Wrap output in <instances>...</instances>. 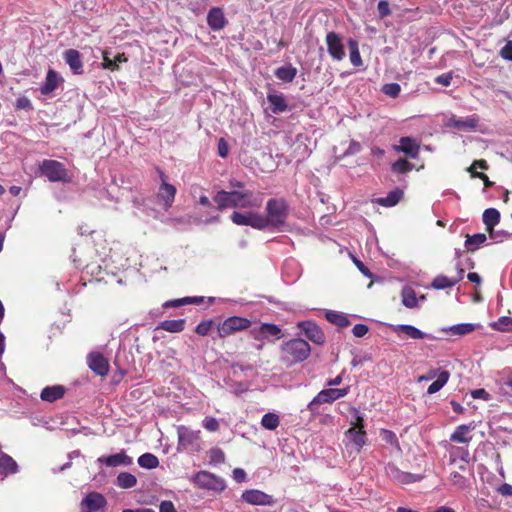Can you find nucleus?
<instances>
[{
	"label": "nucleus",
	"instance_id": "49530a36",
	"mask_svg": "<svg viewBox=\"0 0 512 512\" xmlns=\"http://www.w3.org/2000/svg\"><path fill=\"white\" fill-rule=\"evenodd\" d=\"M492 328L498 331H510L512 328V317L502 316L492 324Z\"/></svg>",
	"mask_w": 512,
	"mask_h": 512
},
{
	"label": "nucleus",
	"instance_id": "0eeeda50",
	"mask_svg": "<svg viewBox=\"0 0 512 512\" xmlns=\"http://www.w3.org/2000/svg\"><path fill=\"white\" fill-rule=\"evenodd\" d=\"M350 391V386L345 388H328L321 390L309 403L310 410H314L316 406L332 403L340 398L345 397Z\"/></svg>",
	"mask_w": 512,
	"mask_h": 512
},
{
	"label": "nucleus",
	"instance_id": "c9c22d12",
	"mask_svg": "<svg viewBox=\"0 0 512 512\" xmlns=\"http://www.w3.org/2000/svg\"><path fill=\"white\" fill-rule=\"evenodd\" d=\"M347 44L349 48V56L352 65L355 67L362 66L363 61L359 52L358 42L355 39L350 38Z\"/></svg>",
	"mask_w": 512,
	"mask_h": 512
},
{
	"label": "nucleus",
	"instance_id": "2f4dec72",
	"mask_svg": "<svg viewBox=\"0 0 512 512\" xmlns=\"http://www.w3.org/2000/svg\"><path fill=\"white\" fill-rule=\"evenodd\" d=\"M185 323V319L165 320L158 325L157 329H163L170 333H178L184 330Z\"/></svg>",
	"mask_w": 512,
	"mask_h": 512
},
{
	"label": "nucleus",
	"instance_id": "69168bd1",
	"mask_svg": "<svg viewBox=\"0 0 512 512\" xmlns=\"http://www.w3.org/2000/svg\"><path fill=\"white\" fill-rule=\"evenodd\" d=\"M471 396L474 399H484V400H488L489 399L488 392L485 389H483V388L473 390L471 392Z\"/></svg>",
	"mask_w": 512,
	"mask_h": 512
},
{
	"label": "nucleus",
	"instance_id": "72a5a7b5",
	"mask_svg": "<svg viewBox=\"0 0 512 512\" xmlns=\"http://www.w3.org/2000/svg\"><path fill=\"white\" fill-rule=\"evenodd\" d=\"M203 302V297H184L168 300L163 304V308H178L187 304H199Z\"/></svg>",
	"mask_w": 512,
	"mask_h": 512
},
{
	"label": "nucleus",
	"instance_id": "a19ab883",
	"mask_svg": "<svg viewBox=\"0 0 512 512\" xmlns=\"http://www.w3.org/2000/svg\"><path fill=\"white\" fill-rule=\"evenodd\" d=\"M280 424V418L277 414L268 412L262 416L261 425L267 430H275Z\"/></svg>",
	"mask_w": 512,
	"mask_h": 512
},
{
	"label": "nucleus",
	"instance_id": "f257e3e1",
	"mask_svg": "<svg viewBox=\"0 0 512 512\" xmlns=\"http://www.w3.org/2000/svg\"><path fill=\"white\" fill-rule=\"evenodd\" d=\"M213 201L217 204V209L223 211L227 208H260L263 202L261 194L256 195L251 190H220Z\"/></svg>",
	"mask_w": 512,
	"mask_h": 512
},
{
	"label": "nucleus",
	"instance_id": "4468645a",
	"mask_svg": "<svg viewBox=\"0 0 512 512\" xmlns=\"http://www.w3.org/2000/svg\"><path fill=\"white\" fill-rule=\"evenodd\" d=\"M386 473L391 480L398 484H410L417 482L421 479L420 475L412 474L409 472H403L398 469L394 464H388L386 467Z\"/></svg>",
	"mask_w": 512,
	"mask_h": 512
},
{
	"label": "nucleus",
	"instance_id": "aec40b11",
	"mask_svg": "<svg viewBox=\"0 0 512 512\" xmlns=\"http://www.w3.org/2000/svg\"><path fill=\"white\" fill-rule=\"evenodd\" d=\"M18 471L16 461L8 454L0 451V480Z\"/></svg>",
	"mask_w": 512,
	"mask_h": 512
},
{
	"label": "nucleus",
	"instance_id": "8fccbe9b",
	"mask_svg": "<svg viewBox=\"0 0 512 512\" xmlns=\"http://www.w3.org/2000/svg\"><path fill=\"white\" fill-rule=\"evenodd\" d=\"M381 436H382V439L390 444V445H394V446H399V443H398V439L395 435L394 432L390 431V430H386V429H382L381 430Z\"/></svg>",
	"mask_w": 512,
	"mask_h": 512
},
{
	"label": "nucleus",
	"instance_id": "dca6fc26",
	"mask_svg": "<svg viewBox=\"0 0 512 512\" xmlns=\"http://www.w3.org/2000/svg\"><path fill=\"white\" fill-rule=\"evenodd\" d=\"M394 149L397 152L404 153L407 157L416 159L419 156L420 147L417 142L411 137H401L399 145L395 146Z\"/></svg>",
	"mask_w": 512,
	"mask_h": 512
},
{
	"label": "nucleus",
	"instance_id": "ddd939ff",
	"mask_svg": "<svg viewBox=\"0 0 512 512\" xmlns=\"http://www.w3.org/2000/svg\"><path fill=\"white\" fill-rule=\"evenodd\" d=\"M89 368L98 376L104 377L109 373V362L99 352H92L87 357Z\"/></svg>",
	"mask_w": 512,
	"mask_h": 512
},
{
	"label": "nucleus",
	"instance_id": "09e8293b",
	"mask_svg": "<svg viewBox=\"0 0 512 512\" xmlns=\"http://www.w3.org/2000/svg\"><path fill=\"white\" fill-rule=\"evenodd\" d=\"M382 92L387 96L396 98L401 92V87L398 83H388L383 85Z\"/></svg>",
	"mask_w": 512,
	"mask_h": 512
},
{
	"label": "nucleus",
	"instance_id": "7c9ffc66",
	"mask_svg": "<svg viewBox=\"0 0 512 512\" xmlns=\"http://www.w3.org/2000/svg\"><path fill=\"white\" fill-rule=\"evenodd\" d=\"M345 434L350 439V441L356 446L358 452L366 443L365 430H356L355 428H349Z\"/></svg>",
	"mask_w": 512,
	"mask_h": 512
},
{
	"label": "nucleus",
	"instance_id": "39448f33",
	"mask_svg": "<svg viewBox=\"0 0 512 512\" xmlns=\"http://www.w3.org/2000/svg\"><path fill=\"white\" fill-rule=\"evenodd\" d=\"M41 174L47 177L50 182H69L67 169L64 164L56 161L46 159L40 165Z\"/></svg>",
	"mask_w": 512,
	"mask_h": 512
},
{
	"label": "nucleus",
	"instance_id": "3c124183",
	"mask_svg": "<svg viewBox=\"0 0 512 512\" xmlns=\"http://www.w3.org/2000/svg\"><path fill=\"white\" fill-rule=\"evenodd\" d=\"M203 427L210 432H215V431L219 430L220 425L216 418L206 417L203 420Z\"/></svg>",
	"mask_w": 512,
	"mask_h": 512
},
{
	"label": "nucleus",
	"instance_id": "f704fd0d",
	"mask_svg": "<svg viewBox=\"0 0 512 512\" xmlns=\"http://www.w3.org/2000/svg\"><path fill=\"white\" fill-rule=\"evenodd\" d=\"M450 378V373L447 370L439 372L437 379L431 383L427 389L428 394H434L440 391Z\"/></svg>",
	"mask_w": 512,
	"mask_h": 512
},
{
	"label": "nucleus",
	"instance_id": "4d7b16f0",
	"mask_svg": "<svg viewBox=\"0 0 512 512\" xmlns=\"http://www.w3.org/2000/svg\"><path fill=\"white\" fill-rule=\"evenodd\" d=\"M500 56L505 59L512 61V40H508L506 45L500 50Z\"/></svg>",
	"mask_w": 512,
	"mask_h": 512
},
{
	"label": "nucleus",
	"instance_id": "bb28decb",
	"mask_svg": "<svg viewBox=\"0 0 512 512\" xmlns=\"http://www.w3.org/2000/svg\"><path fill=\"white\" fill-rule=\"evenodd\" d=\"M176 191V187L172 184H169L167 182L161 184L158 192V197L164 202L166 208L172 206L175 199Z\"/></svg>",
	"mask_w": 512,
	"mask_h": 512
},
{
	"label": "nucleus",
	"instance_id": "c03bdc74",
	"mask_svg": "<svg viewBox=\"0 0 512 512\" xmlns=\"http://www.w3.org/2000/svg\"><path fill=\"white\" fill-rule=\"evenodd\" d=\"M454 285H456V281H453V279L448 278L445 275H438V276H436L434 278V280L432 281V284H431V286L434 289H437V290L451 288Z\"/></svg>",
	"mask_w": 512,
	"mask_h": 512
},
{
	"label": "nucleus",
	"instance_id": "e2e57ef3",
	"mask_svg": "<svg viewBox=\"0 0 512 512\" xmlns=\"http://www.w3.org/2000/svg\"><path fill=\"white\" fill-rule=\"evenodd\" d=\"M160 512H177L172 501L165 500L160 503Z\"/></svg>",
	"mask_w": 512,
	"mask_h": 512
},
{
	"label": "nucleus",
	"instance_id": "cd10ccee",
	"mask_svg": "<svg viewBox=\"0 0 512 512\" xmlns=\"http://www.w3.org/2000/svg\"><path fill=\"white\" fill-rule=\"evenodd\" d=\"M59 85V77L56 71L49 69L46 75V80L40 88L41 94L49 95Z\"/></svg>",
	"mask_w": 512,
	"mask_h": 512
},
{
	"label": "nucleus",
	"instance_id": "a878e982",
	"mask_svg": "<svg viewBox=\"0 0 512 512\" xmlns=\"http://www.w3.org/2000/svg\"><path fill=\"white\" fill-rule=\"evenodd\" d=\"M474 429L472 424L459 425L455 431L450 435V441L456 443L467 444L471 441L472 437L468 434Z\"/></svg>",
	"mask_w": 512,
	"mask_h": 512
},
{
	"label": "nucleus",
	"instance_id": "ea45409f",
	"mask_svg": "<svg viewBox=\"0 0 512 512\" xmlns=\"http://www.w3.org/2000/svg\"><path fill=\"white\" fill-rule=\"evenodd\" d=\"M487 237L484 233H477L474 235H467L465 240V247L469 251H475L480 245L486 241Z\"/></svg>",
	"mask_w": 512,
	"mask_h": 512
},
{
	"label": "nucleus",
	"instance_id": "603ef678",
	"mask_svg": "<svg viewBox=\"0 0 512 512\" xmlns=\"http://www.w3.org/2000/svg\"><path fill=\"white\" fill-rule=\"evenodd\" d=\"M453 126L458 129H462V128L474 129L477 126V120H475V119H467L465 121L455 120L453 122Z\"/></svg>",
	"mask_w": 512,
	"mask_h": 512
},
{
	"label": "nucleus",
	"instance_id": "774afa93",
	"mask_svg": "<svg viewBox=\"0 0 512 512\" xmlns=\"http://www.w3.org/2000/svg\"><path fill=\"white\" fill-rule=\"evenodd\" d=\"M498 492L503 496H512V485L504 483L498 488Z\"/></svg>",
	"mask_w": 512,
	"mask_h": 512
},
{
	"label": "nucleus",
	"instance_id": "5fc2aeb1",
	"mask_svg": "<svg viewBox=\"0 0 512 512\" xmlns=\"http://www.w3.org/2000/svg\"><path fill=\"white\" fill-rule=\"evenodd\" d=\"M452 454L459 457L464 463L469 462V451L463 447H454Z\"/></svg>",
	"mask_w": 512,
	"mask_h": 512
},
{
	"label": "nucleus",
	"instance_id": "338daca9",
	"mask_svg": "<svg viewBox=\"0 0 512 512\" xmlns=\"http://www.w3.org/2000/svg\"><path fill=\"white\" fill-rule=\"evenodd\" d=\"M233 478L238 482L241 483L246 480V472L241 468H235L233 470Z\"/></svg>",
	"mask_w": 512,
	"mask_h": 512
},
{
	"label": "nucleus",
	"instance_id": "79ce46f5",
	"mask_svg": "<svg viewBox=\"0 0 512 512\" xmlns=\"http://www.w3.org/2000/svg\"><path fill=\"white\" fill-rule=\"evenodd\" d=\"M138 464L142 468L155 469L159 466V460L152 453H144L138 458Z\"/></svg>",
	"mask_w": 512,
	"mask_h": 512
},
{
	"label": "nucleus",
	"instance_id": "9b49d317",
	"mask_svg": "<svg viewBox=\"0 0 512 512\" xmlns=\"http://www.w3.org/2000/svg\"><path fill=\"white\" fill-rule=\"evenodd\" d=\"M326 46L327 52L331 58L337 62L342 61L345 56V48L342 42V38L334 31H330L326 35Z\"/></svg>",
	"mask_w": 512,
	"mask_h": 512
},
{
	"label": "nucleus",
	"instance_id": "f8f14e48",
	"mask_svg": "<svg viewBox=\"0 0 512 512\" xmlns=\"http://www.w3.org/2000/svg\"><path fill=\"white\" fill-rule=\"evenodd\" d=\"M241 498L244 502L256 506H272L275 503L271 495L257 489L245 490Z\"/></svg>",
	"mask_w": 512,
	"mask_h": 512
},
{
	"label": "nucleus",
	"instance_id": "c85d7f7f",
	"mask_svg": "<svg viewBox=\"0 0 512 512\" xmlns=\"http://www.w3.org/2000/svg\"><path fill=\"white\" fill-rule=\"evenodd\" d=\"M128 58L125 53H119L112 60L109 58V53L107 51H103V63L102 66L104 69L115 71L119 69V63L127 62Z\"/></svg>",
	"mask_w": 512,
	"mask_h": 512
},
{
	"label": "nucleus",
	"instance_id": "a211bd4d",
	"mask_svg": "<svg viewBox=\"0 0 512 512\" xmlns=\"http://www.w3.org/2000/svg\"><path fill=\"white\" fill-rule=\"evenodd\" d=\"M98 462L106 464L108 467L129 466L133 463L132 458L124 450L107 457L98 458Z\"/></svg>",
	"mask_w": 512,
	"mask_h": 512
},
{
	"label": "nucleus",
	"instance_id": "bf43d9fd",
	"mask_svg": "<svg viewBox=\"0 0 512 512\" xmlns=\"http://www.w3.org/2000/svg\"><path fill=\"white\" fill-rule=\"evenodd\" d=\"M210 458H211L212 462L222 463L225 460V454L219 448L212 449L211 452H210Z\"/></svg>",
	"mask_w": 512,
	"mask_h": 512
},
{
	"label": "nucleus",
	"instance_id": "a18cd8bd",
	"mask_svg": "<svg viewBox=\"0 0 512 512\" xmlns=\"http://www.w3.org/2000/svg\"><path fill=\"white\" fill-rule=\"evenodd\" d=\"M474 329L475 327L473 324L462 323L450 327L448 331L451 332L453 335H466L473 332Z\"/></svg>",
	"mask_w": 512,
	"mask_h": 512
},
{
	"label": "nucleus",
	"instance_id": "2eb2a0df",
	"mask_svg": "<svg viewBox=\"0 0 512 512\" xmlns=\"http://www.w3.org/2000/svg\"><path fill=\"white\" fill-rule=\"evenodd\" d=\"M298 327L301 328L303 330V332L305 333L306 337L318 344V345H322L324 344L325 342V335L323 333V331L321 330V328L315 324L314 322L312 321H303V322H300L298 324Z\"/></svg>",
	"mask_w": 512,
	"mask_h": 512
},
{
	"label": "nucleus",
	"instance_id": "e433bc0d",
	"mask_svg": "<svg viewBox=\"0 0 512 512\" xmlns=\"http://www.w3.org/2000/svg\"><path fill=\"white\" fill-rule=\"evenodd\" d=\"M116 484L120 488L129 489L137 484V478L129 472H121L117 476Z\"/></svg>",
	"mask_w": 512,
	"mask_h": 512
},
{
	"label": "nucleus",
	"instance_id": "680f3d73",
	"mask_svg": "<svg viewBox=\"0 0 512 512\" xmlns=\"http://www.w3.org/2000/svg\"><path fill=\"white\" fill-rule=\"evenodd\" d=\"M228 152H229V148H228L227 142L223 138H220L219 141H218V154H219V156L222 157V158H226L227 155H228Z\"/></svg>",
	"mask_w": 512,
	"mask_h": 512
},
{
	"label": "nucleus",
	"instance_id": "20e7f679",
	"mask_svg": "<svg viewBox=\"0 0 512 512\" xmlns=\"http://www.w3.org/2000/svg\"><path fill=\"white\" fill-rule=\"evenodd\" d=\"M251 321L247 318L240 316H231L220 322L216 326L217 335L219 338H226L236 332L250 328Z\"/></svg>",
	"mask_w": 512,
	"mask_h": 512
},
{
	"label": "nucleus",
	"instance_id": "864d4df0",
	"mask_svg": "<svg viewBox=\"0 0 512 512\" xmlns=\"http://www.w3.org/2000/svg\"><path fill=\"white\" fill-rule=\"evenodd\" d=\"M377 9H378L379 17L381 19L391 15L390 5L385 0L379 1L378 5H377Z\"/></svg>",
	"mask_w": 512,
	"mask_h": 512
},
{
	"label": "nucleus",
	"instance_id": "4c0bfd02",
	"mask_svg": "<svg viewBox=\"0 0 512 512\" xmlns=\"http://www.w3.org/2000/svg\"><path fill=\"white\" fill-rule=\"evenodd\" d=\"M402 303L407 308H415L418 305V300L414 289L411 287H404L401 292Z\"/></svg>",
	"mask_w": 512,
	"mask_h": 512
},
{
	"label": "nucleus",
	"instance_id": "473e14b6",
	"mask_svg": "<svg viewBox=\"0 0 512 512\" xmlns=\"http://www.w3.org/2000/svg\"><path fill=\"white\" fill-rule=\"evenodd\" d=\"M403 191L396 188L388 193L386 197H381L377 200V202L384 207H392L395 206L403 197Z\"/></svg>",
	"mask_w": 512,
	"mask_h": 512
},
{
	"label": "nucleus",
	"instance_id": "052dcab7",
	"mask_svg": "<svg viewBox=\"0 0 512 512\" xmlns=\"http://www.w3.org/2000/svg\"><path fill=\"white\" fill-rule=\"evenodd\" d=\"M369 331V328L365 324H356L353 329L352 333L355 337L361 338L365 336Z\"/></svg>",
	"mask_w": 512,
	"mask_h": 512
},
{
	"label": "nucleus",
	"instance_id": "4be33fe9",
	"mask_svg": "<svg viewBox=\"0 0 512 512\" xmlns=\"http://www.w3.org/2000/svg\"><path fill=\"white\" fill-rule=\"evenodd\" d=\"M482 220L486 227V231L489 233L491 238H494V227L500 222L499 211L495 208L486 209L483 212Z\"/></svg>",
	"mask_w": 512,
	"mask_h": 512
},
{
	"label": "nucleus",
	"instance_id": "5701e85b",
	"mask_svg": "<svg viewBox=\"0 0 512 512\" xmlns=\"http://www.w3.org/2000/svg\"><path fill=\"white\" fill-rule=\"evenodd\" d=\"M267 100L274 114L283 113L288 108L285 96L282 93H276L275 91L269 92L267 94Z\"/></svg>",
	"mask_w": 512,
	"mask_h": 512
},
{
	"label": "nucleus",
	"instance_id": "37998d69",
	"mask_svg": "<svg viewBox=\"0 0 512 512\" xmlns=\"http://www.w3.org/2000/svg\"><path fill=\"white\" fill-rule=\"evenodd\" d=\"M414 165L404 158H400L391 165V170L396 174H406L412 171Z\"/></svg>",
	"mask_w": 512,
	"mask_h": 512
},
{
	"label": "nucleus",
	"instance_id": "c756f323",
	"mask_svg": "<svg viewBox=\"0 0 512 512\" xmlns=\"http://www.w3.org/2000/svg\"><path fill=\"white\" fill-rule=\"evenodd\" d=\"M296 74L297 69L293 67L291 64L278 67L274 72V75L277 79L288 83L294 80Z\"/></svg>",
	"mask_w": 512,
	"mask_h": 512
},
{
	"label": "nucleus",
	"instance_id": "9d476101",
	"mask_svg": "<svg viewBox=\"0 0 512 512\" xmlns=\"http://www.w3.org/2000/svg\"><path fill=\"white\" fill-rule=\"evenodd\" d=\"M249 333L253 339L258 341L262 339L275 341L283 337L281 328L272 323H262L259 327L252 328Z\"/></svg>",
	"mask_w": 512,
	"mask_h": 512
},
{
	"label": "nucleus",
	"instance_id": "6ab92c4d",
	"mask_svg": "<svg viewBox=\"0 0 512 512\" xmlns=\"http://www.w3.org/2000/svg\"><path fill=\"white\" fill-rule=\"evenodd\" d=\"M64 60L69 65L74 74L80 75L83 73V62L81 54L76 49H68L64 52Z\"/></svg>",
	"mask_w": 512,
	"mask_h": 512
},
{
	"label": "nucleus",
	"instance_id": "412c9836",
	"mask_svg": "<svg viewBox=\"0 0 512 512\" xmlns=\"http://www.w3.org/2000/svg\"><path fill=\"white\" fill-rule=\"evenodd\" d=\"M65 393L66 388L62 385L47 386L41 391L40 398L43 401L53 403L62 399Z\"/></svg>",
	"mask_w": 512,
	"mask_h": 512
},
{
	"label": "nucleus",
	"instance_id": "7ed1b4c3",
	"mask_svg": "<svg viewBox=\"0 0 512 512\" xmlns=\"http://www.w3.org/2000/svg\"><path fill=\"white\" fill-rule=\"evenodd\" d=\"M283 359L290 363H300L306 360L311 352L310 345L301 338L291 339L281 346Z\"/></svg>",
	"mask_w": 512,
	"mask_h": 512
},
{
	"label": "nucleus",
	"instance_id": "13d9d810",
	"mask_svg": "<svg viewBox=\"0 0 512 512\" xmlns=\"http://www.w3.org/2000/svg\"><path fill=\"white\" fill-rule=\"evenodd\" d=\"M476 168H480V169H483V170H487L489 168V165L487 163L486 160L484 159H480V160H475L471 166L468 168V172L470 173V175L472 176V172H477L475 169Z\"/></svg>",
	"mask_w": 512,
	"mask_h": 512
},
{
	"label": "nucleus",
	"instance_id": "6e6d98bb",
	"mask_svg": "<svg viewBox=\"0 0 512 512\" xmlns=\"http://www.w3.org/2000/svg\"><path fill=\"white\" fill-rule=\"evenodd\" d=\"M453 79V73H443L435 78V82L437 84H440L442 86H449L451 84V81Z\"/></svg>",
	"mask_w": 512,
	"mask_h": 512
},
{
	"label": "nucleus",
	"instance_id": "58836bf2",
	"mask_svg": "<svg viewBox=\"0 0 512 512\" xmlns=\"http://www.w3.org/2000/svg\"><path fill=\"white\" fill-rule=\"evenodd\" d=\"M326 319L340 327V328H345V327H348L350 325V320L348 319L347 316H345L344 314H341V313H338V312H335V311H329L326 313Z\"/></svg>",
	"mask_w": 512,
	"mask_h": 512
},
{
	"label": "nucleus",
	"instance_id": "f3484780",
	"mask_svg": "<svg viewBox=\"0 0 512 512\" xmlns=\"http://www.w3.org/2000/svg\"><path fill=\"white\" fill-rule=\"evenodd\" d=\"M228 21L224 15V12L219 7H213L207 14V24L213 31L222 30Z\"/></svg>",
	"mask_w": 512,
	"mask_h": 512
},
{
	"label": "nucleus",
	"instance_id": "f03ea898",
	"mask_svg": "<svg viewBox=\"0 0 512 512\" xmlns=\"http://www.w3.org/2000/svg\"><path fill=\"white\" fill-rule=\"evenodd\" d=\"M290 207L283 197L270 198L265 207L263 215L264 230L272 228L281 231L287 223Z\"/></svg>",
	"mask_w": 512,
	"mask_h": 512
},
{
	"label": "nucleus",
	"instance_id": "6e6552de",
	"mask_svg": "<svg viewBox=\"0 0 512 512\" xmlns=\"http://www.w3.org/2000/svg\"><path fill=\"white\" fill-rule=\"evenodd\" d=\"M193 482L200 488L223 491L225 489V482L222 478L216 476L208 471H199L193 477Z\"/></svg>",
	"mask_w": 512,
	"mask_h": 512
},
{
	"label": "nucleus",
	"instance_id": "0e129e2a",
	"mask_svg": "<svg viewBox=\"0 0 512 512\" xmlns=\"http://www.w3.org/2000/svg\"><path fill=\"white\" fill-rule=\"evenodd\" d=\"M472 178H479L484 182L485 187H492L493 182L489 180V177L483 172H472Z\"/></svg>",
	"mask_w": 512,
	"mask_h": 512
},
{
	"label": "nucleus",
	"instance_id": "423d86ee",
	"mask_svg": "<svg viewBox=\"0 0 512 512\" xmlns=\"http://www.w3.org/2000/svg\"><path fill=\"white\" fill-rule=\"evenodd\" d=\"M178 443L185 449L199 451L201 449V431L192 430L186 426H179L177 429Z\"/></svg>",
	"mask_w": 512,
	"mask_h": 512
},
{
	"label": "nucleus",
	"instance_id": "393cba45",
	"mask_svg": "<svg viewBox=\"0 0 512 512\" xmlns=\"http://www.w3.org/2000/svg\"><path fill=\"white\" fill-rule=\"evenodd\" d=\"M392 330L398 335L404 334L408 338L415 339V340L416 339H424L427 337L426 333L422 332L421 330H419L418 328H416L413 325H407V324L394 325V326H392Z\"/></svg>",
	"mask_w": 512,
	"mask_h": 512
},
{
	"label": "nucleus",
	"instance_id": "de8ad7c7",
	"mask_svg": "<svg viewBox=\"0 0 512 512\" xmlns=\"http://www.w3.org/2000/svg\"><path fill=\"white\" fill-rule=\"evenodd\" d=\"M214 327L213 320L201 321L195 328V332L200 336H207L211 329Z\"/></svg>",
	"mask_w": 512,
	"mask_h": 512
},
{
	"label": "nucleus",
	"instance_id": "1a4fd4ad",
	"mask_svg": "<svg viewBox=\"0 0 512 512\" xmlns=\"http://www.w3.org/2000/svg\"><path fill=\"white\" fill-rule=\"evenodd\" d=\"M230 219L236 225L251 226L257 230H264L263 215L256 212L241 213L234 211Z\"/></svg>",
	"mask_w": 512,
	"mask_h": 512
},
{
	"label": "nucleus",
	"instance_id": "b1692460",
	"mask_svg": "<svg viewBox=\"0 0 512 512\" xmlns=\"http://www.w3.org/2000/svg\"><path fill=\"white\" fill-rule=\"evenodd\" d=\"M105 497L97 492L89 493L83 500L82 505H85L89 511H98L106 505Z\"/></svg>",
	"mask_w": 512,
	"mask_h": 512
}]
</instances>
